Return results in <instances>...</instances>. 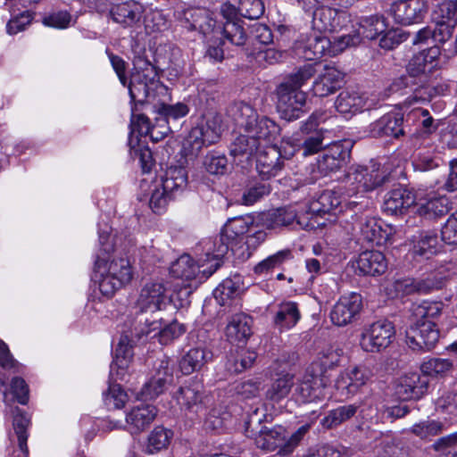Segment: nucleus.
<instances>
[{
	"mask_svg": "<svg viewBox=\"0 0 457 457\" xmlns=\"http://www.w3.org/2000/svg\"><path fill=\"white\" fill-rule=\"evenodd\" d=\"M189 112L188 106L184 103H177L175 104H161L156 106V112L159 117L156 118L157 122H165L168 126L163 131H160L161 137L166 135L171 130L170 122L176 121L185 117Z\"/></svg>",
	"mask_w": 457,
	"mask_h": 457,
	"instance_id": "37998d69",
	"label": "nucleus"
},
{
	"mask_svg": "<svg viewBox=\"0 0 457 457\" xmlns=\"http://www.w3.org/2000/svg\"><path fill=\"white\" fill-rule=\"evenodd\" d=\"M367 104V97L363 94L353 90H344L337 96L335 107L341 114L352 117L366 109Z\"/></svg>",
	"mask_w": 457,
	"mask_h": 457,
	"instance_id": "f704fd0d",
	"label": "nucleus"
},
{
	"mask_svg": "<svg viewBox=\"0 0 457 457\" xmlns=\"http://www.w3.org/2000/svg\"><path fill=\"white\" fill-rule=\"evenodd\" d=\"M251 317L237 313L231 317L226 328V336L231 342L244 343L252 335Z\"/></svg>",
	"mask_w": 457,
	"mask_h": 457,
	"instance_id": "ea45409f",
	"label": "nucleus"
},
{
	"mask_svg": "<svg viewBox=\"0 0 457 457\" xmlns=\"http://www.w3.org/2000/svg\"><path fill=\"white\" fill-rule=\"evenodd\" d=\"M325 112H314L309 119L302 125V137L290 141V145L295 147L296 151H301L303 156H308L317 154L324 146V130L318 129L320 122L326 120Z\"/></svg>",
	"mask_w": 457,
	"mask_h": 457,
	"instance_id": "9b49d317",
	"label": "nucleus"
},
{
	"mask_svg": "<svg viewBox=\"0 0 457 457\" xmlns=\"http://www.w3.org/2000/svg\"><path fill=\"white\" fill-rule=\"evenodd\" d=\"M175 397L182 408L189 411L198 412L203 409L204 386L198 381H190L179 388Z\"/></svg>",
	"mask_w": 457,
	"mask_h": 457,
	"instance_id": "7c9ffc66",
	"label": "nucleus"
},
{
	"mask_svg": "<svg viewBox=\"0 0 457 457\" xmlns=\"http://www.w3.org/2000/svg\"><path fill=\"white\" fill-rule=\"evenodd\" d=\"M294 385V375L281 374L271 383L266 396L270 401L278 403L289 395Z\"/></svg>",
	"mask_w": 457,
	"mask_h": 457,
	"instance_id": "09e8293b",
	"label": "nucleus"
},
{
	"mask_svg": "<svg viewBox=\"0 0 457 457\" xmlns=\"http://www.w3.org/2000/svg\"><path fill=\"white\" fill-rule=\"evenodd\" d=\"M308 431L307 426H302L288 438L286 429L281 426L268 428L262 425V418L256 409L245 421L246 436L253 439L255 445L266 452L278 450L280 455L291 453Z\"/></svg>",
	"mask_w": 457,
	"mask_h": 457,
	"instance_id": "7ed1b4c3",
	"label": "nucleus"
},
{
	"mask_svg": "<svg viewBox=\"0 0 457 457\" xmlns=\"http://www.w3.org/2000/svg\"><path fill=\"white\" fill-rule=\"evenodd\" d=\"M212 359V353L205 347H194L187 351L179 362L181 372L190 375L199 371L209 361Z\"/></svg>",
	"mask_w": 457,
	"mask_h": 457,
	"instance_id": "4c0bfd02",
	"label": "nucleus"
},
{
	"mask_svg": "<svg viewBox=\"0 0 457 457\" xmlns=\"http://www.w3.org/2000/svg\"><path fill=\"white\" fill-rule=\"evenodd\" d=\"M316 71L312 64L300 67L290 74L277 87V108L284 119L293 120L300 118L303 106L306 102V94L301 90Z\"/></svg>",
	"mask_w": 457,
	"mask_h": 457,
	"instance_id": "20e7f679",
	"label": "nucleus"
},
{
	"mask_svg": "<svg viewBox=\"0 0 457 457\" xmlns=\"http://www.w3.org/2000/svg\"><path fill=\"white\" fill-rule=\"evenodd\" d=\"M413 253L426 259L439 252L440 244L437 235L433 231H420L411 237Z\"/></svg>",
	"mask_w": 457,
	"mask_h": 457,
	"instance_id": "a19ab883",
	"label": "nucleus"
},
{
	"mask_svg": "<svg viewBox=\"0 0 457 457\" xmlns=\"http://www.w3.org/2000/svg\"><path fill=\"white\" fill-rule=\"evenodd\" d=\"M290 257H291L290 250L278 251V253L269 256L262 262H259L254 267V272L257 274L267 273L273 268L280 265L282 262H284L286 260L289 259Z\"/></svg>",
	"mask_w": 457,
	"mask_h": 457,
	"instance_id": "774afa93",
	"label": "nucleus"
},
{
	"mask_svg": "<svg viewBox=\"0 0 457 457\" xmlns=\"http://www.w3.org/2000/svg\"><path fill=\"white\" fill-rule=\"evenodd\" d=\"M12 413L13 416L12 427L18 437L19 447L22 453L27 454V428L29 426V420L27 418L25 413L18 407H14L13 409H12Z\"/></svg>",
	"mask_w": 457,
	"mask_h": 457,
	"instance_id": "5fc2aeb1",
	"label": "nucleus"
},
{
	"mask_svg": "<svg viewBox=\"0 0 457 457\" xmlns=\"http://www.w3.org/2000/svg\"><path fill=\"white\" fill-rule=\"evenodd\" d=\"M362 308V298L357 293L342 295L330 312L331 321L344 327L356 320Z\"/></svg>",
	"mask_w": 457,
	"mask_h": 457,
	"instance_id": "dca6fc26",
	"label": "nucleus"
},
{
	"mask_svg": "<svg viewBox=\"0 0 457 457\" xmlns=\"http://www.w3.org/2000/svg\"><path fill=\"white\" fill-rule=\"evenodd\" d=\"M178 19L188 30H199L204 35L213 33L216 29V21L205 9H188L178 12Z\"/></svg>",
	"mask_w": 457,
	"mask_h": 457,
	"instance_id": "b1692460",
	"label": "nucleus"
},
{
	"mask_svg": "<svg viewBox=\"0 0 457 457\" xmlns=\"http://www.w3.org/2000/svg\"><path fill=\"white\" fill-rule=\"evenodd\" d=\"M294 221H296L297 224L305 229L315 228L313 222L306 220L305 214L300 213L291 206L278 208L257 215V224L266 229H277L287 227Z\"/></svg>",
	"mask_w": 457,
	"mask_h": 457,
	"instance_id": "ddd939ff",
	"label": "nucleus"
},
{
	"mask_svg": "<svg viewBox=\"0 0 457 457\" xmlns=\"http://www.w3.org/2000/svg\"><path fill=\"white\" fill-rule=\"evenodd\" d=\"M428 385L429 378L426 376L409 373L398 379L395 393L401 401L418 400L428 392Z\"/></svg>",
	"mask_w": 457,
	"mask_h": 457,
	"instance_id": "6ab92c4d",
	"label": "nucleus"
},
{
	"mask_svg": "<svg viewBox=\"0 0 457 457\" xmlns=\"http://www.w3.org/2000/svg\"><path fill=\"white\" fill-rule=\"evenodd\" d=\"M171 196L172 194L168 190H164V187H162L161 184H156L152 189L149 207L154 212L161 213L165 210Z\"/></svg>",
	"mask_w": 457,
	"mask_h": 457,
	"instance_id": "e2e57ef3",
	"label": "nucleus"
},
{
	"mask_svg": "<svg viewBox=\"0 0 457 457\" xmlns=\"http://www.w3.org/2000/svg\"><path fill=\"white\" fill-rule=\"evenodd\" d=\"M221 136V119L217 114L205 116L193 128L184 144L186 155L197 156L204 146L215 144Z\"/></svg>",
	"mask_w": 457,
	"mask_h": 457,
	"instance_id": "0eeeda50",
	"label": "nucleus"
},
{
	"mask_svg": "<svg viewBox=\"0 0 457 457\" xmlns=\"http://www.w3.org/2000/svg\"><path fill=\"white\" fill-rule=\"evenodd\" d=\"M395 336V326L387 319H380L366 326L360 337L361 349L368 353H379L387 348Z\"/></svg>",
	"mask_w": 457,
	"mask_h": 457,
	"instance_id": "f8f14e48",
	"label": "nucleus"
},
{
	"mask_svg": "<svg viewBox=\"0 0 457 457\" xmlns=\"http://www.w3.org/2000/svg\"><path fill=\"white\" fill-rule=\"evenodd\" d=\"M331 40L325 36L316 34L301 39L295 44V54L305 60H318L328 54Z\"/></svg>",
	"mask_w": 457,
	"mask_h": 457,
	"instance_id": "bb28decb",
	"label": "nucleus"
},
{
	"mask_svg": "<svg viewBox=\"0 0 457 457\" xmlns=\"http://www.w3.org/2000/svg\"><path fill=\"white\" fill-rule=\"evenodd\" d=\"M132 278V266L127 257H113L110 261L97 257L95 262V278L100 292L107 297L129 284Z\"/></svg>",
	"mask_w": 457,
	"mask_h": 457,
	"instance_id": "423d86ee",
	"label": "nucleus"
},
{
	"mask_svg": "<svg viewBox=\"0 0 457 457\" xmlns=\"http://www.w3.org/2000/svg\"><path fill=\"white\" fill-rule=\"evenodd\" d=\"M158 410L153 404L140 403L126 413V428L131 435H139L150 428Z\"/></svg>",
	"mask_w": 457,
	"mask_h": 457,
	"instance_id": "4be33fe9",
	"label": "nucleus"
},
{
	"mask_svg": "<svg viewBox=\"0 0 457 457\" xmlns=\"http://www.w3.org/2000/svg\"><path fill=\"white\" fill-rule=\"evenodd\" d=\"M257 354L250 350L241 349L231 353L226 361V369L230 373H240L251 368L255 361Z\"/></svg>",
	"mask_w": 457,
	"mask_h": 457,
	"instance_id": "49530a36",
	"label": "nucleus"
},
{
	"mask_svg": "<svg viewBox=\"0 0 457 457\" xmlns=\"http://www.w3.org/2000/svg\"><path fill=\"white\" fill-rule=\"evenodd\" d=\"M228 112L237 126L244 131L230 144L229 154L235 158L250 159L280 133V127L273 120L259 115L247 103H234Z\"/></svg>",
	"mask_w": 457,
	"mask_h": 457,
	"instance_id": "f257e3e1",
	"label": "nucleus"
},
{
	"mask_svg": "<svg viewBox=\"0 0 457 457\" xmlns=\"http://www.w3.org/2000/svg\"><path fill=\"white\" fill-rule=\"evenodd\" d=\"M8 378L5 373L0 371V390L3 393L4 402L9 405L10 403L17 401L21 404H26L29 401V387L25 380L20 377H14L11 382V393L12 397L9 398L6 389V381Z\"/></svg>",
	"mask_w": 457,
	"mask_h": 457,
	"instance_id": "79ce46f5",
	"label": "nucleus"
},
{
	"mask_svg": "<svg viewBox=\"0 0 457 457\" xmlns=\"http://www.w3.org/2000/svg\"><path fill=\"white\" fill-rule=\"evenodd\" d=\"M345 191L344 192L343 198H341L343 202V209L345 208V210L353 211L356 216L359 212L368 211L371 203L365 194L356 192L350 195L348 186L345 184Z\"/></svg>",
	"mask_w": 457,
	"mask_h": 457,
	"instance_id": "4d7b16f0",
	"label": "nucleus"
},
{
	"mask_svg": "<svg viewBox=\"0 0 457 457\" xmlns=\"http://www.w3.org/2000/svg\"><path fill=\"white\" fill-rule=\"evenodd\" d=\"M389 180V174L378 164L370 166H357L349 170L345 178V183L349 187V194L356 192L366 194L373 191Z\"/></svg>",
	"mask_w": 457,
	"mask_h": 457,
	"instance_id": "6e6552de",
	"label": "nucleus"
},
{
	"mask_svg": "<svg viewBox=\"0 0 457 457\" xmlns=\"http://www.w3.org/2000/svg\"><path fill=\"white\" fill-rule=\"evenodd\" d=\"M406 330V344L414 351H429L439 339V330L435 321L413 319Z\"/></svg>",
	"mask_w": 457,
	"mask_h": 457,
	"instance_id": "4468645a",
	"label": "nucleus"
},
{
	"mask_svg": "<svg viewBox=\"0 0 457 457\" xmlns=\"http://www.w3.org/2000/svg\"><path fill=\"white\" fill-rule=\"evenodd\" d=\"M204 166L211 174L222 175L227 170L228 160L224 154L212 152L204 157Z\"/></svg>",
	"mask_w": 457,
	"mask_h": 457,
	"instance_id": "0e129e2a",
	"label": "nucleus"
},
{
	"mask_svg": "<svg viewBox=\"0 0 457 457\" xmlns=\"http://www.w3.org/2000/svg\"><path fill=\"white\" fill-rule=\"evenodd\" d=\"M443 303L440 302H423L420 304H413L411 312L413 319L433 320L441 314Z\"/></svg>",
	"mask_w": 457,
	"mask_h": 457,
	"instance_id": "13d9d810",
	"label": "nucleus"
},
{
	"mask_svg": "<svg viewBox=\"0 0 457 457\" xmlns=\"http://www.w3.org/2000/svg\"><path fill=\"white\" fill-rule=\"evenodd\" d=\"M343 212V202L341 197L334 191H323L317 199L312 201L305 211L307 221H312L316 226L323 225V222L317 220L318 217L325 214H334Z\"/></svg>",
	"mask_w": 457,
	"mask_h": 457,
	"instance_id": "2eb2a0df",
	"label": "nucleus"
},
{
	"mask_svg": "<svg viewBox=\"0 0 457 457\" xmlns=\"http://www.w3.org/2000/svg\"><path fill=\"white\" fill-rule=\"evenodd\" d=\"M161 186L172 195L179 190H183L187 185V172L184 167L171 166L165 171L162 178Z\"/></svg>",
	"mask_w": 457,
	"mask_h": 457,
	"instance_id": "a18cd8bd",
	"label": "nucleus"
},
{
	"mask_svg": "<svg viewBox=\"0 0 457 457\" xmlns=\"http://www.w3.org/2000/svg\"><path fill=\"white\" fill-rule=\"evenodd\" d=\"M415 203V195L412 191L398 187L386 194L383 203L385 212L392 215L403 213Z\"/></svg>",
	"mask_w": 457,
	"mask_h": 457,
	"instance_id": "c756f323",
	"label": "nucleus"
},
{
	"mask_svg": "<svg viewBox=\"0 0 457 457\" xmlns=\"http://www.w3.org/2000/svg\"><path fill=\"white\" fill-rule=\"evenodd\" d=\"M386 30V25L383 20L377 16H371L361 21L358 29L354 33L360 35V43L362 38L373 40L383 34Z\"/></svg>",
	"mask_w": 457,
	"mask_h": 457,
	"instance_id": "864d4df0",
	"label": "nucleus"
},
{
	"mask_svg": "<svg viewBox=\"0 0 457 457\" xmlns=\"http://www.w3.org/2000/svg\"><path fill=\"white\" fill-rule=\"evenodd\" d=\"M442 286L440 280L435 277H428L422 279L413 278H403L395 279L391 285V292L395 297H403L412 294H428Z\"/></svg>",
	"mask_w": 457,
	"mask_h": 457,
	"instance_id": "412c9836",
	"label": "nucleus"
},
{
	"mask_svg": "<svg viewBox=\"0 0 457 457\" xmlns=\"http://www.w3.org/2000/svg\"><path fill=\"white\" fill-rule=\"evenodd\" d=\"M162 322L163 319L162 318L161 327L154 330L158 331L159 341L162 345L170 344L186 332V326L177 320H173L164 326H162Z\"/></svg>",
	"mask_w": 457,
	"mask_h": 457,
	"instance_id": "052dcab7",
	"label": "nucleus"
},
{
	"mask_svg": "<svg viewBox=\"0 0 457 457\" xmlns=\"http://www.w3.org/2000/svg\"><path fill=\"white\" fill-rule=\"evenodd\" d=\"M167 357L160 359L155 366V374L146 382L140 391L144 399H154L164 392L168 384L172 382L173 366Z\"/></svg>",
	"mask_w": 457,
	"mask_h": 457,
	"instance_id": "a211bd4d",
	"label": "nucleus"
},
{
	"mask_svg": "<svg viewBox=\"0 0 457 457\" xmlns=\"http://www.w3.org/2000/svg\"><path fill=\"white\" fill-rule=\"evenodd\" d=\"M240 285L241 278L239 276H235L234 278H226L214 289L213 295L220 305H225L228 300L239 294Z\"/></svg>",
	"mask_w": 457,
	"mask_h": 457,
	"instance_id": "3c124183",
	"label": "nucleus"
},
{
	"mask_svg": "<svg viewBox=\"0 0 457 457\" xmlns=\"http://www.w3.org/2000/svg\"><path fill=\"white\" fill-rule=\"evenodd\" d=\"M220 31L235 46H243L246 41V34L240 19L225 21Z\"/></svg>",
	"mask_w": 457,
	"mask_h": 457,
	"instance_id": "6e6d98bb",
	"label": "nucleus"
},
{
	"mask_svg": "<svg viewBox=\"0 0 457 457\" xmlns=\"http://www.w3.org/2000/svg\"><path fill=\"white\" fill-rule=\"evenodd\" d=\"M346 14L343 11L320 5L314 9L312 13V28L319 32L335 31L343 27Z\"/></svg>",
	"mask_w": 457,
	"mask_h": 457,
	"instance_id": "cd10ccee",
	"label": "nucleus"
},
{
	"mask_svg": "<svg viewBox=\"0 0 457 457\" xmlns=\"http://www.w3.org/2000/svg\"><path fill=\"white\" fill-rule=\"evenodd\" d=\"M451 209V203L446 196L432 197L420 204L417 212L428 220L446 215Z\"/></svg>",
	"mask_w": 457,
	"mask_h": 457,
	"instance_id": "c03bdc74",
	"label": "nucleus"
},
{
	"mask_svg": "<svg viewBox=\"0 0 457 457\" xmlns=\"http://www.w3.org/2000/svg\"><path fill=\"white\" fill-rule=\"evenodd\" d=\"M439 53L438 47L432 46L413 55L406 67V74L395 79L388 87L389 94L406 96L403 104L407 106L429 102L436 93L431 79Z\"/></svg>",
	"mask_w": 457,
	"mask_h": 457,
	"instance_id": "f03ea898",
	"label": "nucleus"
},
{
	"mask_svg": "<svg viewBox=\"0 0 457 457\" xmlns=\"http://www.w3.org/2000/svg\"><path fill=\"white\" fill-rule=\"evenodd\" d=\"M355 226L360 232V240L376 245H383L389 240L390 234L382 228L374 217L361 215Z\"/></svg>",
	"mask_w": 457,
	"mask_h": 457,
	"instance_id": "2f4dec72",
	"label": "nucleus"
},
{
	"mask_svg": "<svg viewBox=\"0 0 457 457\" xmlns=\"http://www.w3.org/2000/svg\"><path fill=\"white\" fill-rule=\"evenodd\" d=\"M453 368V363L448 359L432 358L421 364V376L436 377L446 374Z\"/></svg>",
	"mask_w": 457,
	"mask_h": 457,
	"instance_id": "bf43d9fd",
	"label": "nucleus"
},
{
	"mask_svg": "<svg viewBox=\"0 0 457 457\" xmlns=\"http://www.w3.org/2000/svg\"><path fill=\"white\" fill-rule=\"evenodd\" d=\"M445 425L438 420H425L417 423L411 428V432L421 439L436 436L444 431Z\"/></svg>",
	"mask_w": 457,
	"mask_h": 457,
	"instance_id": "680f3d73",
	"label": "nucleus"
},
{
	"mask_svg": "<svg viewBox=\"0 0 457 457\" xmlns=\"http://www.w3.org/2000/svg\"><path fill=\"white\" fill-rule=\"evenodd\" d=\"M232 245L233 243L222 232L213 239L205 240L204 249L207 260L212 258L215 261L213 264L219 262L220 266L221 258L225 256L230 247L232 248Z\"/></svg>",
	"mask_w": 457,
	"mask_h": 457,
	"instance_id": "de8ad7c7",
	"label": "nucleus"
},
{
	"mask_svg": "<svg viewBox=\"0 0 457 457\" xmlns=\"http://www.w3.org/2000/svg\"><path fill=\"white\" fill-rule=\"evenodd\" d=\"M128 395L118 384L111 385L108 391L104 393V401L109 408L120 409L124 407Z\"/></svg>",
	"mask_w": 457,
	"mask_h": 457,
	"instance_id": "338daca9",
	"label": "nucleus"
},
{
	"mask_svg": "<svg viewBox=\"0 0 457 457\" xmlns=\"http://www.w3.org/2000/svg\"><path fill=\"white\" fill-rule=\"evenodd\" d=\"M145 12L143 4L135 0H128L112 4L109 10L110 18L123 28L132 27L140 21Z\"/></svg>",
	"mask_w": 457,
	"mask_h": 457,
	"instance_id": "393cba45",
	"label": "nucleus"
},
{
	"mask_svg": "<svg viewBox=\"0 0 457 457\" xmlns=\"http://www.w3.org/2000/svg\"><path fill=\"white\" fill-rule=\"evenodd\" d=\"M167 300L166 287L162 282H148L142 287L137 302L139 310L137 320L139 325L144 326L140 334L148 335L161 327L160 312Z\"/></svg>",
	"mask_w": 457,
	"mask_h": 457,
	"instance_id": "39448f33",
	"label": "nucleus"
},
{
	"mask_svg": "<svg viewBox=\"0 0 457 457\" xmlns=\"http://www.w3.org/2000/svg\"><path fill=\"white\" fill-rule=\"evenodd\" d=\"M220 268V263L211 264L210 267L200 270V266L188 255H181L170 267V273L173 277L184 280L195 279L202 283L212 276Z\"/></svg>",
	"mask_w": 457,
	"mask_h": 457,
	"instance_id": "f3484780",
	"label": "nucleus"
},
{
	"mask_svg": "<svg viewBox=\"0 0 457 457\" xmlns=\"http://www.w3.org/2000/svg\"><path fill=\"white\" fill-rule=\"evenodd\" d=\"M172 436L173 433L171 430L162 426L155 427L148 436L145 452L153 454L167 448Z\"/></svg>",
	"mask_w": 457,
	"mask_h": 457,
	"instance_id": "603ef678",
	"label": "nucleus"
},
{
	"mask_svg": "<svg viewBox=\"0 0 457 457\" xmlns=\"http://www.w3.org/2000/svg\"><path fill=\"white\" fill-rule=\"evenodd\" d=\"M134 72L127 80L131 100L139 103L144 102L149 95V87L158 79V72L154 65L144 57L137 56L134 59Z\"/></svg>",
	"mask_w": 457,
	"mask_h": 457,
	"instance_id": "9d476101",
	"label": "nucleus"
},
{
	"mask_svg": "<svg viewBox=\"0 0 457 457\" xmlns=\"http://www.w3.org/2000/svg\"><path fill=\"white\" fill-rule=\"evenodd\" d=\"M372 377V371L364 365L354 366L347 369L336 380V387L346 397L357 394Z\"/></svg>",
	"mask_w": 457,
	"mask_h": 457,
	"instance_id": "aec40b11",
	"label": "nucleus"
},
{
	"mask_svg": "<svg viewBox=\"0 0 457 457\" xmlns=\"http://www.w3.org/2000/svg\"><path fill=\"white\" fill-rule=\"evenodd\" d=\"M387 269V261L379 251H364L356 260V270L359 274L378 276L383 274Z\"/></svg>",
	"mask_w": 457,
	"mask_h": 457,
	"instance_id": "473e14b6",
	"label": "nucleus"
},
{
	"mask_svg": "<svg viewBox=\"0 0 457 457\" xmlns=\"http://www.w3.org/2000/svg\"><path fill=\"white\" fill-rule=\"evenodd\" d=\"M322 379L314 373L313 368H308L296 384L295 396L297 401L311 403L323 398Z\"/></svg>",
	"mask_w": 457,
	"mask_h": 457,
	"instance_id": "a878e982",
	"label": "nucleus"
},
{
	"mask_svg": "<svg viewBox=\"0 0 457 457\" xmlns=\"http://www.w3.org/2000/svg\"><path fill=\"white\" fill-rule=\"evenodd\" d=\"M264 4L262 0H239V14L249 20H257L264 13Z\"/></svg>",
	"mask_w": 457,
	"mask_h": 457,
	"instance_id": "69168bd1",
	"label": "nucleus"
},
{
	"mask_svg": "<svg viewBox=\"0 0 457 457\" xmlns=\"http://www.w3.org/2000/svg\"><path fill=\"white\" fill-rule=\"evenodd\" d=\"M262 148L256 160V169L262 179L277 176L284 167L285 161L290 160L295 154V147L290 145V140L283 141L280 147L265 145Z\"/></svg>",
	"mask_w": 457,
	"mask_h": 457,
	"instance_id": "1a4fd4ad",
	"label": "nucleus"
},
{
	"mask_svg": "<svg viewBox=\"0 0 457 457\" xmlns=\"http://www.w3.org/2000/svg\"><path fill=\"white\" fill-rule=\"evenodd\" d=\"M426 10L424 0H401L392 4L390 12L396 23L410 25L420 21Z\"/></svg>",
	"mask_w": 457,
	"mask_h": 457,
	"instance_id": "5701e85b",
	"label": "nucleus"
},
{
	"mask_svg": "<svg viewBox=\"0 0 457 457\" xmlns=\"http://www.w3.org/2000/svg\"><path fill=\"white\" fill-rule=\"evenodd\" d=\"M257 223V215L239 216L229 220L222 228V233L232 243H239L244 240L247 233L252 232L254 224Z\"/></svg>",
	"mask_w": 457,
	"mask_h": 457,
	"instance_id": "e433bc0d",
	"label": "nucleus"
},
{
	"mask_svg": "<svg viewBox=\"0 0 457 457\" xmlns=\"http://www.w3.org/2000/svg\"><path fill=\"white\" fill-rule=\"evenodd\" d=\"M133 346L128 336H121L114 352L113 361L111 364V376L113 379H123L125 371L133 358Z\"/></svg>",
	"mask_w": 457,
	"mask_h": 457,
	"instance_id": "72a5a7b5",
	"label": "nucleus"
},
{
	"mask_svg": "<svg viewBox=\"0 0 457 457\" xmlns=\"http://www.w3.org/2000/svg\"><path fill=\"white\" fill-rule=\"evenodd\" d=\"M403 118L398 113H387L369 126V134L372 137H392L398 138L404 135Z\"/></svg>",
	"mask_w": 457,
	"mask_h": 457,
	"instance_id": "c85d7f7f",
	"label": "nucleus"
},
{
	"mask_svg": "<svg viewBox=\"0 0 457 457\" xmlns=\"http://www.w3.org/2000/svg\"><path fill=\"white\" fill-rule=\"evenodd\" d=\"M343 74L333 67H328L324 72L319 75L312 85V92L315 96L325 97L334 94L343 84Z\"/></svg>",
	"mask_w": 457,
	"mask_h": 457,
	"instance_id": "c9c22d12",
	"label": "nucleus"
},
{
	"mask_svg": "<svg viewBox=\"0 0 457 457\" xmlns=\"http://www.w3.org/2000/svg\"><path fill=\"white\" fill-rule=\"evenodd\" d=\"M358 408L356 404H347L333 409L322 419L321 425L326 428H336L353 418Z\"/></svg>",
	"mask_w": 457,
	"mask_h": 457,
	"instance_id": "8fccbe9b",
	"label": "nucleus"
},
{
	"mask_svg": "<svg viewBox=\"0 0 457 457\" xmlns=\"http://www.w3.org/2000/svg\"><path fill=\"white\" fill-rule=\"evenodd\" d=\"M300 319L298 304L295 302L286 301L278 304L273 324L278 330L283 331L295 327Z\"/></svg>",
	"mask_w": 457,
	"mask_h": 457,
	"instance_id": "58836bf2",
	"label": "nucleus"
}]
</instances>
